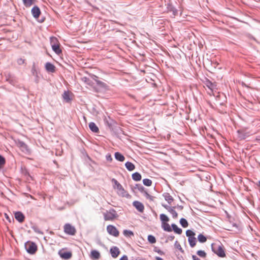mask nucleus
<instances>
[{
    "mask_svg": "<svg viewBox=\"0 0 260 260\" xmlns=\"http://www.w3.org/2000/svg\"><path fill=\"white\" fill-rule=\"evenodd\" d=\"M113 184V188L117 190V194L122 197H128L129 194L125 190L122 186L119 183L117 180L113 178L111 180Z\"/></svg>",
    "mask_w": 260,
    "mask_h": 260,
    "instance_id": "1",
    "label": "nucleus"
},
{
    "mask_svg": "<svg viewBox=\"0 0 260 260\" xmlns=\"http://www.w3.org/2000/svg\"><path fill=\"white\" fill-rule=\"evenodd\" d=\"M195 235V233L190 230H187L186 231V235L188 237V241L191 247H194L196 244L197 240L194 237Z\"/></svg>",
    "mask_w": 260,
    "mask_h": 260,
    "instance_id": "2",
    "label": "nucleus"
},
{
    "mask_svg": "<svg viewBox=\"0 0 260 260\" xmlns=\"http://www.w3.org/2000/svg\"><path fill=\"white\" fill-rule=\"evenodd\" d=\"M104 216L105 220H112L118 217L116 211L114 209H111L104 213Z\"/></svg>",
    "mask_w": 260,
    "mask_h": 260,
    "instance_id": "3",
    "label": "nucleus"
},
{
    "mask_svg": "<svg viewBox=\"0 0 260 260\" xmlns=\"http://www.w3.org/2000/svg\"><path fill=\"white\" fill-rule=\"evenodd\" d=\"M25 248L27 252L33 254L36 253L37 250V246L35 243L32 242H27L25 244Z\"/></svg>",
    "mask_w": 260,
    "mask_h": 260,
    "instance_id": "4",
    "label": "nucleus"
},
{
    "mask_svg": "<svg viewBox=\"0 0 260 260\" xmlns=\"http://www.w3.org/2000/svg\"><path fill=\"white\" fill-rule=\"evenodd\" d=\"M51 44L52 50L56 53L59 55L62 52L61 49L60 48V46L59 44H57V40L55 37H51Z\"/></svg>",
    "mask_w": 260,
    "mask_h": 260,
    "instance_id": "5",
    "label": "nucleus"
},
{
    "mask_svg": "<svg viewBox=\"0 0 260 260\" xmlns=\"http://www.w3.org/2000/svg\"><path fill=\"white\" fill-rule=\"evenodd\" d=\"M63 229L64 233L69 235H75L76 233L75 228L70 223L65 224Z\"/></svg>",
    "mask_w": 260,
    "mask_h": 260,
    "instance_id": "6",
    "label": "nucleus"
},
{
    "mask_svg": "<svg viewBox=\"0 0 260 260\" xmlns=\"http://www.w3.org/2000/svg\"><path fill=\"white\" fill-rule=\"evenodd\" d=\"M212 250L218 256L220 257H224L225 256V254L222 246L218 245L217 249H216L213 244H212Z\"/></svg>",
    "mask_w": 260,
    "mask_h": 260,
    "instance_id": "7",
    "label": "nucleus"
},
{
    "mask_svg": "<svg viewBox=\"0 0 260 260\" xmlns=\"http://www.w3.org/2000/svg\"><path fill=\"white\" fill-rule=\"evenodd\" d=\"M107 232L111 235L114 237H118L119 235V231L116 227L112 225H109L107 226Z\"/></svg>",
    "mask_w": 260,
    "mask_h": 260,
    "instance_id": "8",
    "label": "nucleus"
},
{
    "mask_svg": "<svg viewBox=\"0 0 260 260\" xmlns=\"http://www.w3.org/2000/svg\"><path fill=\"white\" fill-rule=\"evenodd\" d=\"M58 254L60 257L63 259H69L72 256V253L71 251H65L63 249L58 251Z\"/></svg>",
    "mask_w": 260,
    "mask_h": 260,
    "instance_id": "9",
    "label": "nucleus"
},
{
    "mask_svg": "<svg viewBox=\"0 0 260 260\" xmlns=\"http://www.w3.org/2000/svg\"><path fill=\"white\" fill-rule=\"evenodd\" d=\"M162 206L167 209L172 215L173 218H176L178 216V213L175 210L176 207H171L166 204H161Z\"/></svg>",
    "mask_w": 260,
    "mask_h": 260,
    "instance_id": "10",
    "label": "nucleus"
},
{
    "mask_svg": "<svg viewBox=\"0 0 260 260\" xmlns=\"http://www.w3.org/2000/svg\"><path fill=\"white\" fill-rule=\"evenodd\" d=\"M31 13L32 16L35 19H38L41 15V12L39 7H38L37 6H35L31 9Z\"/></svg>",
    "mask_w": 260,
    "mask_h": 260,
    "instance_id": "11",
    "label": "nucleus"
},
{
    "mask_svg": "<svg viewBox=\"0 0 260 260\" xmlns=\"http://www.w3.org/2000/svg\"><path fill=\"white\" fill-rule=\"evenodd\" d=\"M17 145L22 152L25 153L29 152V150L27 145L23 141H19L18 142Z\"/></svg>",
    "mask_w": 260,
    "mask_h": 260,
    "instance_id": "12",
    "label": "nucleus"
},
{
    "mask_svg": "<svg viewBox=\"0 0 260 260\" xmlns=\"http://www.w3.org/2000/svg\"><path fill=\"white\" fill-rule=\"evenodd\" d=\"M133 205L140 212H143L144 211V206L140 202L137 201H134L133 203Z\"/></svg>",
    "mask_w": 260,
    "mask_h": 260,
    "instance_id": "13",
    "label": "nucleus"
},
{
    "mask_svg": "<svg viewBox=\"0 0 260 260\" xmlns=\"http://www.w3.org/2000/svg\"><path fill=\"white\" fill-rule=\"evenodd\" d=\"M110 253L112 257L113 258L117 257L120 253V250L119 248L116 246H113L110 248Z\"/></svg>",
    "mask_w": 260,
    "mask_h": 260,
    "instance_id": "14",
    "label": "nucleus"
},
{
    "mask_svg": "<svg viewBox=\"0 0 260 260\" xmlns=\"http://www.w3.org/2000/svg\"><path fill=\"white\" fill-rule=\"evenodd\" d=\"M45 70L50 73H54L55 72V67L52 63L47 62L45 66Z\"/></svg>",
    "mask_w": 260,
    "mask_h": 260,
    "instance_id": "15",
    "label": "nucleus"
},
{
    "mask_svg": "<svg viewBox=\"0 0 260 260\" xmlns=\"http://www.w3.org/2000/svg\"><path fill=\"white\" fill-rule=\"evenodd\" d=\"M15 218L19 222H23L25 219L24 214L20 211H17L15 213Z\"/></svg>",
    "mask_w": 260,
    "mask_h": 260,
    "instance_id": "16",
    "label": "nucleus"
},
{
    "mask_svg": "<svg viewBox=\"0 0 260 260\" xmlns=\"http://www.w3.org/2000/svg\"><path fill=\"white\" fill-rule=\"evenodd\" d=\"M167 9L168 11L172 12L173 15L176 16L178 14L177 10L173 6L171 3H169L167 5Z\"/></svg>",
    "mask_w": 260,
    "mask_h": 260,
    "instance_id": "17",
    "label": "nucleus"
},
{
    "mask_svg": "<svg viewBox=\"0 0 260 260\" xmlns=\"http://www.w3.org/2000/svg\"><path fill=\"white\" fill-rule=\"evenodd\" d=\"M237 133L238 137L240 140H244L248 136V134L242 130H238Z\"/></svg>",
    "mask_w": 260,
    "mask_h": 260,
    "instance_id": "18",
    "label": "nucleus"
},
{
    "mask_svg": "<svg viewBox=\"0 0 260 260\" xmlns=\"http://www.w3.org/2000/svg\"><path fill=\"white\" fill-rule=\"evenodd\" d=\"M89 127L90 129L93 133H99V129L96 125L93 122H91L89 124Z\"/></svg>",
    "mask_w": 260,
    "mask_h": 260,
    "instance_id": "19",
    "label": "nucleus"
},
{
    "mask_svg": "<svg viewBox=\"0 0 260 260\" xmlns=\"http://www.w3.org/2000/svg\"><path fill=\"white\" fill-rule=\"evenodd\" d=\"M114 156L115 159L119 161L122 162L124 160L125 157L120 152H116L114 154Z\"/></svg>",
    "mask_w": 260,
    "mask_h": 260,
    "instance_id": "20",
    "label": "nucleus"
},
{
    "mask_svg": "<svg viewBox=\"0 0 260 260\" xmlns=\"http://www.w3.org/2000/svg\"><path fill=\"white\" fill-rule=\"evenodd\" d=\"M172 230H173L175 233L177 234L180 235L182 233V230L181 229L178 227V226L175 224L173 223L171 225Z\"/></svg>",
    "mask_w": 260,
    "mask_h": 260,
    "instance_id": "21",
    "label": "nucleus"
},
{
    "mask_svg": "<svg viewBox=\"0 0 260 260\" xmlns=\"http://www.w3.org/2000/svg\"><path fill=\"white\" fill-rule=\"evenodd\" d=\"M22 2L25 7L29 8L36 2V0H22Z\"/></svg>",
    "mask_w": 260,
    "mask_h": 260,
    "instance_id": "22",
    "label": "nucleus"
},
{
    "mask_svg": "<svg viewBox=\"0 0 260 260\" xmlns=\"http://www.w3.org/2000/svg\"><path fill=\"white\" fill-rule=\"evenodd\" d=\"M62 98L67 103H69L72 100V99L70 98V92L68 91H65L62 94Z\"/></svg>",
    "mask_w": 260,
    "mask_h": 260,
    "instance_id": "23",
    "label": "nucleus"
},
{
    "mask_svg": "<svg viewBox=\"0 0 260 260\" xmlns=\"http://www.w3.org/2000/svg\"><path fill=\"white\" fill-rule=\"evenodd\" d=\"M163 197H164L165 200L167 201L169 204H171V203L173 201V197L169 193H164L163 194Z\"/></svg>",
    "mask_w": 260,
    "mask_h": 260,
    "instance_id": "24",
    "label": "nucleus"
},
{
    "mask_svg": "<svg viewBox=\"0 0 260 260\" xmlns=\"http://www.w3.org/2000/svg\"><path fill=\"white\" fill-rule=\"evenodd\" d=\"M91 257L92 258L98 259L100 257V252L95 250H92L91 251Z\"/></svg>",
    "mask_w": 260,
    "mask_h": 260,
    "instance_id": "25",
    "label": "nucleus"
},
{
    "mask_svg": "<svg viewBox=\"0 0 260 260\" xmlns=\"http://www.w3.org/2000/svg\"><path fill=\"white\" fill-rule=\"evenodd\" d=\"M125 166L127 170L129 171H132L135 169V165L131 162L127 161L125 164Z\"/></svg>",
    "mask_w": 260,
    "mask_h": 260,
    "instance_id": "26",
    "label": "nucleus"
},
{
    "mask_svg": "<svg viewBox=\"0 0 260 260\" xmlns=\"http://www.w3.org/2000/svg\"><path fill=\"white\" fill-rule=\"evenodd\" d=\"M132 179L136 181H140L141 179V175L138 172H135L132 175Z\"/></svg>",
    "mask_w": 260,
    "mask_h": 260,
    "instance_id": "27",
    "label": "nucleus"
},
{
    "mask_svg": "<svg viewBox=\"0 0 260 260\" xmlns=\"http://www.w3.org/2000/svg\"><path fill=\"white\" fill-rule=\"evenodd\" d=\"M161 227L163 230L165 231L170 232L172 231V228L170 226L169 224L168 223H161Z\"/></svg>",
    "mask_w": 260,
    "mask_h": 260,
    "instance_id": "28",
    "label": "nucleus"
},
{
    "mask_svg": "<svg viewBox=\"0 0 260 260\" xmlns=\"http://www.w3.org/2000/svg\"><path fill=\"white\" fill-rule=\"evenodd\" d=\"M160 219L161 223H167L169 221V218L165 214H161L160 215Z\"/></svg>",
    "mask_w": 260,
    "mask_h": 260,
    "instance_id": "29",
    "label": "nucleus"
},
{
    "mask_svg": "<svg viewBox=\"0 0 260 260\" xmlns=\"http://www.w3.org/2000/svg\"><path fill=\"white\" fill-rule=\"evenodd\" d=\"M133 188L134 189H137L138 190H139L142 193H144V191H145V189L143 185H142L140 184H136L133 187Z\"/></svg>",
    "mask_w": 260,
    "mask_h": 260,
    "instance_id": "30",
    "label": "nucleus"
},
{
    "mask_svg": "<svg viewBox=\"0 0 260 260\" xmlns=\"http://www.w3.org/2000/svg\"><path fill=\"white\" fill-rule=\"evenodd\" d=\"M97 85L103 89H106L108 87V85L104 82L101 81H96Z\"/></svg>",
    "mask_w": 260,
    "mask_h": 260,
    "instance_id": "31",
    "label": "nucleus"
},
{
    "mask_svg": "<svg viewBox=\"0 0 260 260\" xmlns=\"http://www.w3.org/2000/svg\"><path fill=\"white\" fill-rule=\"evenodd\" d=\"M198 240L200 243H205L207 241V238L202 234H200L198 236Z\"/></svg>",
    "mask_w": 260,
    "mask_h": 260,
    "instance_id": "32",
    "label": "nucleus"
},
{
    "mask_svg": "<svg viewBox=\"0 0 260 260\" xmlns=\"http://www.w3.org/2000/svg\"><path fill=\"white\" fill-rule=\"evenodd\" d=\"M180 223L183 228H186L188 225V223L186 219L181 218L180 220Z\"/></svg>",
    "mask_w": 260,
    "mask_h": 260,
    "instance_id": "33",
    "label": "nucleus"
},
{
    "mask_svg": "<svg viewBox=\"0 0 260 260\" xmlns=\"http://www.w3.org/2000/svg\"><path fill=\"white\" fill-rule=\"evenodd\" d=\"M143 183L145 186H150L151 185L152 182L150 179L145 178L143 180Z\"/></svg>",
    "mask_w": 260,
    "mask_h": 260,
    "instance_id": "34",
    "label": "nucleus"
},
{
    "mask_svg": "<svg viewBox=\"0 0 260 260\" xmlns=\"http://www.w3.org/2000/svg\"><path fill=\"white\" fill-rule=\"evenodd\" d=\"M123 235L125 237H130L132 236H134L133 232L132 231H130V230H124L123 231Z\"/></svg>",
    "mask_w": 260,
    "mask_h": 260,
    "instance_id": "35",
    "label": "nucleus"
},
{
    "mask_svg": "<svg viewBox=\"0 0 260 260\" xmlns=\"http://www.w3.org/2000/svg\"><path fill=\"white\" fill-rule=\"evenodd\" d=\"M148 241L151 244H154L156 242V239L153 235H150L148 236Z\"/></svg>",
    "mask_w": 260,
    "mask_h": 260,
    "instance_id": "36",
    "label": "nucleus"
},
{
    "mask_svg": "<svg viewBox=\"0 0 260 260\" xmlns=\"http://www.w3.org/2000/svg\"><path fill=\"white\" fill-rule=\"evenodd\" d=\"M197 254L199 256H200L201 257H202V258L206 257V255H207L206 253L204 250H200L197 251Z\"/></svg>",
    "mask_w": 260,
    "mask_h": 260,
    "instance_id": "37",
    "label": "nucleus"
},
{
    "mask_svg": "<svg viewBox=\"0 0 260 260\" xmlns=\"http://www.w3.org/2000/svg\"><path fill=\"white\" fill-rule=\"evenodd\" d=\"M143 194L144 196L146 197V198L149 200L150 201H153L154 200V197L150 195L146 190L144 191Z\"/></svg>",
    "mask_w": 260,
    "mask_h": 260,
    "instance_id": "38",
    "label": "nucleus"
},
{
    "mask_svg": "<svg viewBox=\"0 0 260 260\" xmlns=\"http://www.w3.org/2000/svg\"><path fill=\"white\" fill-rule=\"evenodd\" d=\"M109 120L107 118H106L105 119V122L108 126V127L111 129L112 128V122L113 121V120L110 119V118H109Z\"/></svg>",
    "mask_w": 260,
    "mask_h": 260,
    "instance_id": "39",
    "label": "nucleus"
},
{
    "mask_svg": "<svg viewBox=\"0 0 260 260\" xmlns=\"http://www.w3.org/2000/svg\"><path fill=\"white\" fill-rule=\"evenodd\" d=\"M6 164V159L4 156L0 154V169H2Z\"/></svg>",
    "mask_w": 260,
    "mask_h": 260,
    "instance_id": "40",
    "label": "nucleus"
},
{
    "mask_svg": "<svg viewBox=\"0 0 260 260\" xmlns=\"http://www.w3.org/2000/svg\"><path fill=\"white\" fill-rule=\"evenodd\" d=\"M174 246H175V248L178 249L179 250H180V251L181 252H182V253L184 252L183 249H182L180 244L177 241H176V242H175Z\"/></svg>",
    "mask_w": 260,
    "mask_h": 260,
    "instance_id": "41",
    "label": "nucleus"
},
{
    "mask_svg": "<svg viewBox=\"0 0 260 260\" xmlns=\"http://www.w3.org/2000/svg\"><path fill=\"white\" fill-rule=\"evenodd\" d=\"M31 73L34 76L38 77V72H37V70L36 69L35 63H33V65L32 67Z\"/></svg>",
    "mask_w": 260,
    "mask_h": 260,
    "instance_id": "42",
    "label": "nucleus"
},
{
    "mask_svg": "<svg viewBox=\"0 0 260 260\" xmlns=\"http://www.w3.org/2000/svg\"><path fill=\"white\" fill-rule=\"evenodd\" d=\"M207 86L209 87V89L212 90V89L214 88V84L210 82V81H208L207 84Z\"/></svg>",
    "mask_w": 260,
    "mask_h": 260,
    "instance_id": "43",
    "label": "nucleus"
},
{
    "mask_svg": "<svg viewBox=\"0 0 260 260\" xmlns=\"http://www.w3.org/2000/svg\"><path fill=\"white\" fill-rule=\"evenodd\" d=\"M82 80H84V81L86 82L87 84L91 85V82L88 78L86 77H83L82 78Z\"/></svg>",
    "mask_w": 260,
    "mask_h": 260,
    "instance_id": "44",
    "label": "nucleus"
},
{
    "mask_svg": "<svg viewBox=\"0 0 260 260\" xmlns=\"http://www.w3.org/2000/svg\"><path fill=\"white\" fill-rule=\"evenodd\" d=\"M154 251L156 252L157 253H158L160 255H164V252L162 251H161L160 249H157L156 247H155L154 248Z\"/></svg>",
    "mask_w": 260,
    "mask_h": 260,
    "instance_id": "45",
    "label": "nucleus"
},
{
    "mask_svg": "<svg viewBox=\"0 0 260 260\" xmlns=\"http://www.w3.org/2000/svg\"><path fill=\"white\" fill-rule=\"evenodd\" d=\"M106 157L107 160L108 161H111L112 160V157L110 154H107Z\"/></svg>",
    "mask_w": 260,
    "mask_h": 260,
    "instance_id": "46",
    "label": "nucleus"
},
{
    "mask_svg": "<svg viewBox=\"0 0 260 260\" xmlns=\"http://www.w3.org/2000/svg\"><path fill=\"white\" fill-rule=\"evenodd\" d=\"M17 63L19 64V65H21V64H22L24 63V60L22 59V58H19L18 60H17Z\"/></svg>",
    "mask_w": 260,
    "mask_h": 260,
    "instance_id": "47",
    "label": "nucleus"
},
{
    "mask_svg": "<svg viewBox=\"0 0 260 260\" xmlns=\"http://www.w3.org/2000/svg\"><path fill=\"white\" fill-rule=\"evenodd\" d=\"M92 79L93 80H94L96 82V81H99V80H98V77L96 76V75H92L91 76Z\"/></svg>",
    "mask_w": 260,
    "mask_h": 260,
    "instance_id": "48",
    "label": "nucleus"
},
{
    "mask_svg": "<svg viewBox=\"0 0 260 260\" xmlns=\"http://www.w3.org/2000/svg\"><path fill=\"white\" fill-rule=\"evenodd\" d=\"M175 238L174 236L173 235H170L168 237L167 239L170 241H173Z\"/></svg>",
    "mask_w": 260,
    "mask_h": 260,
    "instance_id": "49",
    "label": "nucleus"
},
{
    "mask_svg": "<svg viewBox=\"0 0 260 260\" xmlns=\"http://www.w3.org/2000/svg\"><path fill=\"white\" fill-rule=\"evenodd\" d=\"M120 260H128L127 256L124 255L120 258Z\"/></svg>",
    "mask_w": 260,
    "mask_h": 260,
    "instance_id": "50",
    "label": "nucleus"
},
{
    "mask_svg": "<svg viewBox=\"0 0 260 260\" xmlns=\"http://www.w3.org/2000/svg\"><path fill=\"white\" fill-rule=\"evenodd\" d=\"M192 258L193 260H201L199 257H198L195 255H192Z\"/></svg>",
    "mask_w": 260,
    "mask_h": 260,
    "instance_id": "51",
    "label": "nucleus"
},
{
    "mask_svg": "<svg viewBox=\"0 0 260 260\" xmlns=\"http://www.w3.org/2000/svg\"><path fill=\"white\" fill-rule=\"evenodd\" d=\"M177 208L180 210H182L183 209V206H181V205H178L177 206Z\"/></svg>",
    "mask_w": 260,
    "mask_h": 260,
    "instance_id": "52",
    "label": "nucleus"
},
{
    "mask_svg": "<svg viewBox=\"0 0 260 260\" xmlns=\"http://www.w3.org/2000/svg\"><path fill=\"white\" fill-rule=\"evenodd\" d=\"M155 259H156V260H164L162 258L158 257V256H156L155 257Z\"/></svg>",
    "mask_w": 260,
    "mask_h": 260,
    "instance_id": "53",
    "label": "nucleus"
},
{
    "mask_svg": "<svg viewBox=\"0 0 260 260\" xmlns=\"http://www.w3.org/2000/svg\"><path fill=\"white\" fill-rule=\"evenodd\" d=\"M256 185L258 187H260V180H259L257 183H256Z\"/></svg>",
    "mask_w": 260,
    "mask_h": 260,
    "instance_id": "54",
    "label": "nucleus"
},
{
    "mask_svg": "<svg viewBox=\"0 0 260 260\" xmlns=\"http://www.w3.org/2000/svg\"><path fill=\"white\" fill-rule=\"evenodd\" d=\"M5 216H6V217L7 219H8V218H9V217H8V215H7V214H5Z\"/></svg>",
    "mask_w": 260,
    "mask_h": 260,
    "instance_id": "55",
    "label": "nucleus"
},
{
    "mask_svg": "<svg viewBox=\"0 0 260 260\" xmlns=\"http://www.w3.org/2000/svg\"><path fill=\"white\" fill-rule=\"evenodd\" d=\"M44 21V20H42L41 21H40V22H43Z\"/></svg>",
    "mask_w": 260,
    "mask_h": 260,
    "instance_id": "56",
    "label": "nucleus"
},
{
    "mask_svg": "<svg viewBox=\"0 0 260 260\" xmlns=\"http://www.w3.org/2000/svg\"><path fill=\"white\" fill-rule=\"evenodd\" d=\"M243 85L246 86V85L244 83L242 84Z\"/></svg>",
    "mask_w": 260,
    "mask_h": 260,
    "instance_id": "57",
    "label": "nucleus"
},
{
    "mask_svg": "<svg viewBox=\"0 0 260 260\" xmlns=\"http://www.w3.org/2000/svg\"><path fill=\"white\" fill-rule=\"evenodd\" d=\"M133 260H134V259H133Z\"/></svg>",
    "mask_w": 260,
    "mask_h": 260,
    "instance_id": "58",
    "label": "nucleus"
}]
</instances>
